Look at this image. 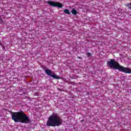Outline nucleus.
I'll use <instances>...</instances> for the list:
<instances>
[{
  "label": "nucleus",
  "instance_id": "obj_1",
  "mask_svg": "<svg viewBox=\"0 0 131 131\" xmlns=\"http://www.w3.org/2000/svg\"><path fill=\"white\" fill-rule=\"evenodd\" d=\"M107 66L110 68H113L115 70L121 71L124 73H131V69L129 68H125L119 64V63L114 59H111L110 61H107Z\"/></svg>",
  "mask_w": 131,
  "mask_h": 131
},
{
  "label": "nucleus",
  "instance_id": "obj_2",
  "mask_svg": "<svg viewBox=\"0 0 131 131\" xmlns=\"http://www.w3.org/2000/svg\"><path fill=\"white\" fill-rule=\"evenodd\" d=\"M12 119L15 122L29 123V118L23 112H14L12 114Z\"/></svg>",
  "mask_w": 131,
  "mask_h": 131
},
{
  "label": "nucleus",
  "instance_id": "obj_3",
  "mask_svg": "<svg viewBox=\"0 0 131 131\" xmlns=\"http://www.w3.org/2000/svg\"><path fill=\"white\" fill-rule=\"evenodd\" d=\"M63 121L57 114H53L49 117L47 122V126H59L62 124Z\"/></svg>",
  "mask_w": 131,
  "mask_h": 131
},
{
  "label": "nucleus",
  "instance_id": "obj_4",
  "mask_svg": "<svg viewBox=\"0 0 131 131\" xmlns=\"http://www.w3.org/2000/svg\"><path fill=\"white\" fill-rule=\"evenodd\" d=\"M47 4L52 6V7H58V8H63V5L58 2H54L53 1H47Z\"/></svg>",
  "mask_w": 131,
  "mask_h": 131
},
{
  "label": "nucleus",
  "instance_id": "obj_5",
  "mask_svg": "<svg viewBox=\"0 0 131 131\" xmlns=\"http://www.w3.org/2000/svg\"><path fill=\"white\" fill-rule=\"evenodd\" d=\"M45 73H46L47 75H49V76H52V71H51L50 69H47L45 71Z\"/></svg>",
  "mask_w": 131,
  "mask_h": 131
},
{
  "label": "nucleus",
  "instance_id": "obj_6",
  "mask_svg": "<svg viewBox=\"0 0 131 131\" xmlns=\"http://www.w3.org/2000/svg\"><path fill=\"white\" fill-rule=\"evenodd\" d=\"M51 77H53V78H55L56 79H59L60 78L58 77L57 75L55 74H52L51 76Z\"/></svg>",
  "mask_w": 131,
  "mask_h": 131
},
{
  "label": "nucleus",
  "instance_id": "obj_7",
  "mask_svg": "<svg viewBox=\"0 0 131 131\" xmlns=\"http://www.w3.org/2000/svg\"><path fill=\"white\" fill-rule=\"evenodd\" d=\"M72 13L73 15H76L77 14V11L75 9H73L72 11Z\"/></svg>",
  "mask_w": 131,
  "mask_h": 131
},
{
  "label": "nucleus",
  "instance_id": "obj_8",
  "mask_svg": "<svg viewBox=\"0 0 131 131\" xmlns=\"http://www.w3.org/2000/svg\"><path fill=\"white\" fill-rule=\"evenodd\" d=\"M64 12L65 14H68V15H70V12L68 9H64Z\"/></svg>",
  "mask_w": 131,
  "mask_h": 131
},
{
  "label": "nucleus",
  "instance_id": "obj_9",
  "mask_svg": "<svg viewBox=\"0 0 131 131\" xmlns=\"http://www.w3.org/2000/svg\"><path fill=\"white\" fill-rule=\"evenodd\" d=\"M127 6H128V8L131 10V3H130L129 4H127Z\"/></svg>",
  "mask_w": 131,
  "mask_h": 131
},
{
  "label": "nucleus",
  "instance_id": "obj_10",
  "mask_svg": "<svg viewBox=\"0 0 131 131\" xmlns=\"http://www.w3.org/2000/svg\"><path fill=\"white\" fill-rule=\"evenodd\" d=\"M86 56H87V57H91V56H92V54L90 53H88L87 54H86Z\"/></svg>",
  "mask_w": 131,
  "mask_h": 131
},
{
  "label": "nucleus",
  "instance_id": "obj_11",
  "mask_svg": "<svg viewBox=\"0 0 131 131\" xmlns=\"http://www.w3.org/2000/svg\"><path fill=\"white\" fill-rule=\"evenodd\" d=\"M0 23H3V19L0 18Z\"/></svg>",
  "mask_w": 131,
  "mask_h": 131
},
{
  "label": "nucleus",
  "instance_id": "obj_12",
  "mask_svg": "<svg viewBox=\"0 0 131 131\" xmlns=\"http://www.w3.org/2000/svg\"><path fill=\"white\" fill-rule=\"evenodd\" d=\"M79 59H80V57H78Z\"/></svg>",
  "mask_w": 131,
  "mask_h": 131
}]
</instances>
